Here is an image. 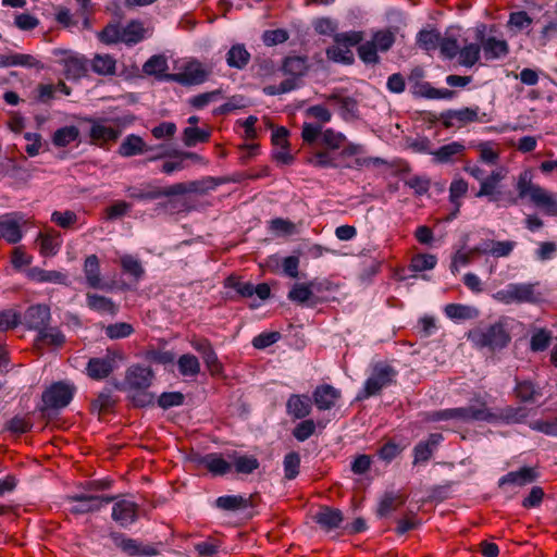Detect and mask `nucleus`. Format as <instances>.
<instances>
[{"instance_id":"nucleus-48","label":"nucleus","mask_w":557,"mask_h":557,"mask_svg":"<svg viewBox=\"0 0 557 557\" xmlns=\"http://www.w3.org/2000/svg\"><path fill=\"white\" fill-rule=\"evenodd\" d=\"M79 135L77 127L64 126L55 131L52 137V143L57 147H65L71 143L75 141Z\"/></svg>"},{"instance_id":"nucleus-62","label":"nucleus","mask_w":557,"mask_h":557,"mask_svg":"<svg viewBox=\"0 0 557 557\" xmlns=\"http://www.w3.org/2000/svg\"><path fill=\"white\" fill-rule=\"evenodd\" d=\"M134 329L129 323L119 322L106 327V334L112 339L124 338L133 333Z\"/></svg>"},{"instance_id":"nucleus-7","label":"nucleus","mask_w":557,"mask_h":557,"mask_svg":"<svg viewBox=\"0 0 557 557\" xmlns=\"http://www.w3.org/2000/svg\"><path fill=\"white\" fill-rule=\"evenodd\" d=\"M75 393V386L66 382H57L42 394L46 408L60 409L66 407Z\"/></svg>"},{"instance_id":"nucleus-31","label":"nucleus","mask_w":557,"mask_h":557,"mask_svg":"<svg viewBox=\"0 0 557 557\" xmlns=\"http://www.w3.org/2000/svg\"><path fill=\"white\" fill-rule=\"evenodd\" d=\"M64 343V334L59 329L48 327V325L37 334L35 339V346L38 349L44 345L61 347Z\"/></svg>"},{"instance_id":"nucleus-57","label":"nucleus","mask_w":557,"mask_h":557,"mask_svg":"<svg viewBox=\"0 0 557 557\" xmlns=\"http://www.w3.org/2000/svg\"><path fill=\"white\" fill-rule=\"evenodd\" d=\"M210 133L198 127H186L184 129V144L187 147H193L198 143L208 141Z\"/></svg>"},{"instance_id":"nucleus-11","label":"nucleus","mask_w":557,"mask_h":557,"mask_svg":"<svg viewBox=\"0 0 557 557\" xmlns=\"http://www.w3.org/2000/svg\"><path fill=\"white\" fill-rule=\"evenodd\" d=\"M111 517L122 528H128L138 519L139 506L128 499L114 497Z\"/></svg>"},{"instance_id":"nucleus-27","label":"nucleus","mask_w":557,"mask_h":557,"mask_svg":"<svg viewBox=\"0 0 557 557\" xmlns=\"http://www.w3.org/2000/svg\"><path fill=\"white\" fill-rule=\"evenodd\" d=\"M287 412L296 419L307 417L311 411V399L307 395H292L286 404Z\"/></svg>"},{"instance_id":"nucleus-51","label":"nucleus","mask_w":557,"mask_h":557,"mask_svg":"<svg viewBox=\"0 0 557 557\" xmlns=\"http://www.w3.org/2000/svg\"><path fill=\"white\" fill-rule=\"evenodd\" d=\"M122 28V42L137 44L144 38L145 29L139 22H131Z\"/></svg>"},{"instance_id":"nucleus-54","label":"nucleus","mask_w":557,"mask_h":557,"mask_svg":"<svg viewBox=\"0 0 557 557\" xmlns=\"http://www.w3.org/2000/svg\"><path fill=\"white\" fill-rule=\"evenodd\" d=\"M437 263L434 255L420 253L414 256L410 262V269L414 272L432 270Z\"/></svg>"},{"instance_id":"nucleus-9","label":"nucleus","mask_w":557,"mask_h":557,"mask_svg":"<svg viewBox=\"0 0 557 557\" xmlns=\"http://www.w3.org/2000/svg\"><path fill=\"white\" fill-rule=\"evenodd\" d=\"M113 499V496L73 495L67 498L70 503L69 511L74 515L98 511L102 506L112 503Z\"/></svg>"},{"instance_id":"nucleus-14","label":"nucleus","mask_w":557,"mask_h":557,"mask_svg":"<svg viewBox=\"0 0 557 557\" xmlns=\"http://www.w3.org/2000/svg\"><path fill=\"white\" fill-rule=\"evenodd\" d=\"M50 318L51 313L48 306L34 305L25 311L23 323L29 330H35L39 333L48 325Z\"/></svg>"},{"instance_id":"nucleus-30","label":"nucleus","mask_w":557,"mask_h":557,"mask_svg":"<svg viewBox=\"0 0 557 557\" xmlns=\"http://www.w3.org/2000/svg\"><path fill=\"white\" fill-rule=\"evenodd\" d=\"M89 134L95 143L104 144L110 140H115L120 132L106 122L97 121L92 123Z\"/></svg>"},{"instance_id":"nucleus-36","label":"nucleus","mask_w":557,"mask_h":557,"mask_svg":"<svg viewBox=\"0 0 557 557\" xmlns=\"http://www.w3.org/2000/svg\"><path fill=\"white\" fill-rule=\"evenodd\" d=\"M87 306L97 312L115 314L117 309L110 298L88 293L86 295Z\"/></svg>"},{"instance_id":"nucleus-33","label":"nucleus","mask_w":557,"mask_h":557,"mask_svg":"<svg viewBox=\"0 0 557 557\" xmlns=\"http://www.w3.org/2000/svg\"><path fill=\"white\" fill-rule=\"evenodd\" d=\"M113 371L111 358H92L87 364V374L95 380L107 377Z\"/></svg>"},{"instance_id":"nucleus-1","label":"nucleus","mask_w":557,"mask_h":557,"mask_svg":"<svg viewBox=\"0 0 557 557\" xmlns=\"http://www.w3.org/2000/svg\"><path fill=\"white\" fill-rule=\"evenodd\" d=\"M527 416V411L522 407H506L504 409L493 411L481 398H475L471 400L467 407L436 411L432 413L431 419L433 421L455 420L462 423L471 421H505L507 423H517L523 421Z\"/></svg>"},{"instance_id":"nucleus-50","label":"nucleus","mask_w":557,"mask_h":557,"mask_svg":"<svg viewBox=\"0 0 557 557\" xmlns=\"http://www.w3.org/2000/svg\"><path fill=\"white\" fill-rule=\"evenodd\" d=\"M283 71L297 78L306 73L307 61L301 57H288L284 61Z\"/></svg>"},{"instance_id":"nucleus-35","label":"nucleus","mask_w":557,"mask_h":557,"mask_svg":"<svg viewBox=\"0 0 557 557\" xmlns=\"http://www.w3.org/2000/svg\"><path fill=\"white\" fill-rule=\"evenodd\" d=\"M215 507L224 511H237L249 507V498L243 495H224L215 499Z\"/></svg>"},{"instance_id":"nucleus-63","label":"nucleus","mask_w":557,"mask_h":557,"mask_svg":"<svg viewBox=\"0 0 557 557\" xmlns=\"http://www.w3.org/2000/svg\"><path fill=\"white\" fill-rule=\"evenodd\" d=\"M314 430H315L314 421L311 419H308V420L301 421L300 423H298L295 426V429L293 431V435L299 442H305L314 433Z\"/></svg>"},{"instance_id":"nucleus-38","label":"nucleus","mask_w":557,"mask_h":557,"mask_svg":"<svg viewBox=\"0 0 557 557\" xmlns=\"http://www.w3.org/2000/svg\"><path fill=\"white\" fill-rule=\"evenodd\" d=\"M314 282L296 283L288 292V299L297 304H306L313 296Z\"/></svg>"},{"instance_id":"nucleus-19","label":"nucleus","mask_w":557,"mask_h":557,"mask_svg":"<svg viewBox=\"0 0 557 557\" xmlns=\"http://www.w3.org/2000/svg\"><path fill=\"white\" fill-rule=\"evenodd\" d=\"M200 463L213 475H224L232 471L227 453L225 455L219 453L207 454L201 458Z\"/></svg>"},{"instance_id":"nucleus-46","label":"nucleus","mask_w":557,"mask_h":557,"mask_svg":"<svg viewBox=\"0 0 557 557\" xmlns=\"http://www.w3.org/2000/svg\"><path fill=\"white\" fill-rule=\"evenodd\" d=\"M326 55L330 60L344 64H351L354 62V53L351 49L343 46L342 44H334L326 49Z\"/></svg>"},{"instance_id":"nucleus-37","label":"nucleus","mask_w":557,"mask_h":557,"mask_svg":"<svg viewBox=\"0 0 557 557\" xmlns=\"http://www.w3.org/2000/svg\"><path fill=\"white\" fill-rule=\"evenodd\" d=\"M469 188L468 182L463 178H455L449 186V200L455 207L453 218H455L461 206V198L467 194Z\"/></svg>"},{"instance_id":"nucleus-18","label":"nucleus","mask_w":557,"mask_h":557,"mask_svg":"<svg viewBox=\"0 0 557 557\" xmlns=\"http://www.w3.org/2000/svg\"><path fill=\"white\" fill-rule=\"evenodd\" d=\"M62 54L63 57L60 62L63 65L64 75L66 78L77 79L85 75L87 71V64L83 57L72 52H64Z\"/></svg>"},{"instance_id":"nucleus-32","label":"nucleus","mask_w":557,"mask_h":557,"mask_svg":"<svg viewBox=\"0 0 557 557\" xmlns=\"http://www.w3.org/2000/svg\"><path fill=\"white\" fill-rule=\"evenodd\" d=\"M536 476H537V474L533 468L524 467L518 471H511V472L507 473L506 475H504L499 480V485L502 486L505 484H512V485L522 486V485L533 482L536 479Z\"/></svg>"},{"instance_id":"nucleus-5","label":"nucleus","mask_w":557,"mask_h":557,"mask_svg":"<svg viewBox=\"0 0 557 557\" xmlns=\"http://www.w3.org/2000/svg\"><path fill=\"white\" fill-rule=\"evenodd\" d=\"M395 42V33L391 28L380 29L373 33L372 39L358 47L359 58L366 64L380 62L377 52L388 51Z\"/></svg>"},{"instance_id":"nucleus-41","label":"nucleus","mask_w":557,"mask_h":557,"mask_svg":"<svg viewBox=\"0 0 557 557\" xmlns=\"http://www.w3.org/2000/svg\"><path fill=\"white\" fill-rule=\"evenodd\" d=\"M116 61L109 54H96L91 61V69L99 75L115 73Z\"/></svg>"},{"instance_id":"nucleus-61","label":"nucleus","mask_w":557,"mask_h":557,"mask_svg":"<svg viewBox=\"0 0 557 557\" xmlns=\"http://www.w3.org/2000/svg\"><path fill=\"white\" fill-rule=\"evenodd\" d=\"M221 98L222 92L221 90L216 89L193 97L190 99V104L196 109H202L212 102L219 101Z\"/></svg>"},{"instance_id":"nucleus-45","label":"nucleus","mask_w":557,"mask_h":557,"mask_svg":"<svg viewBox=\"0 0 557 557\" xmlns=\"http://www.w3.org/2000/svg\"><path fill=\"white\" fill-rule=\"evenodd\" d=\"M112 540L116 547H119L129 556H138L146 554L144 549H141L140 545L136 540L126 537L123 534H113Z\"/></svg>"},{"instance_id":"nucleus-13","label":"nucleus","mask_w":557,"mask_h":557,"mask_svg":"<svg viewBox=\"0 0 557 557\" xmlns=\"http://www.w3.org/2000/svg\"><path fill=\"white\" fill-rule=\"evenodd\" d=\"M23 216L18 213H7L0 216V238L9 244H16L23 238Z\"/></svg>"},{"instance_id":"nucleus-25","label":"nucleus","mask_w":557,"mask_h":557,"mask_svg":"<svg viewBox=\"0 0 557 557\" xmlns=\"http://www.w3.org/2000/svg\"><path fill=\"white\" fill-rule=\"evenodd\" d=\"M37 242L40 246V253L45 257H52L58 253L62 245V239L59 233L49 231L46 233H39Z\"/></svg>"},{"instance_id":"nucleus-3","label":"nucleus","mask_w":557,"mask_h":557,"mask_svg":"<svg viewBox=\"0 0 557 557\" xmlns=\"http://www.w3.org/2000/svg\"><path fill=\"white\" fill-rule=\"evenodd\" d=\"M468 339L476 347H487L491 350L502 349L507 346L510 335L503 322L490 325H478L470 330Z\"/></svg>"},{"instance_id":"nucleus-39","label":"nucleus","mask_w":557,"mask_h":557,"mask_svg":"<svg viewBox=\"0 0 557 557\" xmlns=\"http://www.w3.org/2000/svg\"><path fill=\"white\" fill-rule=\"evenodd\" d=\"M479 151V159L482 163L487 165H495L499 160V149L493 141H482L476 146Z\"/></svg>"},{"instance_id":"nucleus-21","label":"nucleus","mask_w":557,"mask_h":557,"mask_svg":"<svg viewBox=\"0 0 557 557\" xmlns=\"http://www.w3.org/2000/svg\"><path fill=\"white\" fill-rule=\"evenodd\" d=\"M27 275L32 281L37 283L69 285V275L62 271L44 270L41 268L34 267L28 270Z\"/></svg>"},{"instance_id":"nucleus-8","label":"nucleus","mask_w":557,"mask_h":557,"mask_svg":"<svg viewBox=\"0 0 557 557\" xmlns=\"http://www.w3.org/2000/svg\"><path fill=\"white\" fill-rule=\"evenodd\" d=\"M479 122L485 123L488 122V117L486 113H481L478 107L474 108H462L459 110H450L447 111L443 115V124L446 127H463L469 123Z\"/></svg>"},{"instance_id":"nucleus-53","label":"nucleus","mask_w":557,"mask_h":557,"mask_svg":"<svg viewBox=\"0 0 557 557\" xmlns=\"http://www.w3.org/2000/svg\"><path fill=\"white\" fill-rule=\"evenodd\" d=\"M148 75L162 76L168 70V61L163 55H152L143 66Z\"/></svg>"},{"instance_id":"nucleus-29","label":"nucleus","mask_w":557,"mask_h":557,"mask_svg":"<svg viewBox=\"0 0 557 557\" xmlns=\"http://www.w3.org/2000/svg\"><path fill=\"white\" fill-rule=\"evenodd\" d=\"M149 150H151V148L147 147L143 138L134 134L126 136L119 147V153L125 158L137 156Z\"/></svg>"},{"instance_id":"nucleus-34","label":"nucleus","mask_w":557,"mask_h":557,"mask_svg":"<svg viewBox=\"0 0 557 557\" xmlns=\"http://www.w3.org/2000/svg\"><path fill=\"white\" fill-rule=\"evenodd\" d=\"M250 61V53L244 45L236 44L226 53V63L230 67L243 70Z\"/></svg>"},{"instance_id":"nucleus-22","label":"nucleus","mask_w":557,"mask_h":557,"mask_svg":"<svg viewBox=\"0 0 557 557\" xmlns=\"http://www.w3.org/2000/svg\"><path fill=\"white\" fill-rule=\"evenodd\" d=\"M227 457L231 459L232 470L234 469L237 473L250 474L259 468L258 459L251 455L230 451Z\"/></svg>"},{"instance_id":"nucleus-4","label":"nucleus","mask_w":557,"mask_h":557,"mask_svg":"<svg viewBox=\"0 0 557 557\" xmlns=\"http://www.w3.org/2000/svg\"><path fill=\"white\" fill-rule=\"evenodd\" d=\"M507 169L498 168L493 170L481 183L475 197L487 198L488 201L495 202L497 207L507 208L517 205V198L511 191L503 193L499 188V184L507 176Z\"/></svg>"},{"instance_id":"nucleus-59","label":"nucleus","mask_w":557,"mask_h":557,"mask_svg":"<svg viewBox=\"0 0 557 557\" xmlns=\"http://www.w3.org/2000/svg\"><path fill=\"white\" fill-rule=\"evenodd\" d=\"M552 339L550 332L540 329L535 331L531 337L530 346L533 351H543L545 350Z\"/></svg>"},{"instance_id":"nucleus-52","label":"nucleus","mask_w":557,"mask_h":557,"mask_svg":"<svg viewBox=\"0 0 557 557\" xmlns=\"http://www.w3.org/2000/svg\"><path fill=\"white\" fill-rule=\"evenodd\" d=\"M346 141V137L344 134L339 132H335L332 128H326L322 133L321 144L327 150H337L341 149Z\"/></svg>"},{"instance_id":"nucleus-15","label":"nucleus","mask_w":557,"mask_h":557,"mask_svg":"<svg viewBox=\"0 0 557 557\" xmlns=\"http://www.w3.org/2000/svg\"><path fill=\"white\" fill-rule=\"evenodd\" d=\"M84 275L86 284L96 289H109L110 285L103 281L100 273V263L96 255H90L84 262Z\"/></svg>"},{"instance_id":"nucleus-60","label":"nucleus","mask_w":557,"mask_h":557,"mask_svg":"<svg viewBox=\"0 0 557 557\" xmlns=\"http://www.w3.org/2000/svg\"><path fill=\"white\" fill-rule=\"evenodd\" d=\"M363 39V33L358 30H350L346 33H339L335 34L334 36V42L342 44L345 47H348V49H351L352 47L360 44Z\"/></svg>"},{"instance_id":"nucleus-20","label":"nucleus","mask_w":557,"mask_h":557,"mask_svg":"<svg viewBox=\"0 0 557 557\" xmlns=\"http://www.w3.org/2000/svg\"><path fill=\"white\" fill-rule=\"evenodd\" d=\"M339 398L341 392L329 384L320 385L313 392L314 404L320 410L333 408Z\"/></svg>"},{"instance_id":"nucleus-58","label":"nucleus","mask_w":557,"mask_h":557,"mask_svg":"<svg viewBox=\"0 0 557 557\" xmlns=\"http://www.w3.org/2000/svg\"><path fill=\"white\" fill-rule=\"evenodd\" d=\"M121 267L124 272L131 274L137 280L144 274V269L139 260L131 255H124L121 257Z\"/></svg>"},{"instance_id":"nucleus-40","label":"nucleus","mask_w":557,"mask_h":557,"mask_svg":"<svg viewBox=\"0 0 557 557\" xmlns=\"http://www.w3.org/2000/svg\"><path fill=\"white\" fill-rule=\"evenodd\" d=\"M127 195L138 200H153L162 197L161 189L151 184L128 187Z\"/></svg>"},{"instance_id":"nucleus-42","label":"nucleus","mask_w":557,"mask_h":557,"mask_svg":"<svg viewBox=\"0 0 557 557\" xmlns=\"http://www.w3.org/2000/svg\"><path fill=\"white\" fill-rule=\"evenodd\" d=\"M481 45L471 42L465 45L458 53V62L466 67L473 66L480 59Z\"/></svg>"},{"instance_id":"nucleus-2","label":"nucleus","mask_w":557,"mask_h":557,"mask_svg":"<svg viewBox=\"0 0 557 557\" xmlns=\"http://www.w3.org/2000/svg\"><path fill=\"white\" fill-rule=\"evenodd\" d=\"M517 199L529 198L537 207L544 208L548 213L557 212V195L554 196L543 187L533 183L531 169L523 170L517 177Z\"/></svg>"},{"instance_id":"nucleus-28","label":"nucleus","mask_w":557,"mask_h":557,"mask_svg":"<svg viewBox=\"0 0 557 557\" xmlns=\"http://www.w3.org/2000/svg\"><path fill=\"white\" fill-rule=\"evenodd\" d=\"M444 312L453 321L472 320L480 313L475 307L462 304H449L445 306Z\"/></svg>"},{"instance_id":"nucleus-56","label":"nucleus","mask_w":557,"mask_h":557,"mask_svg":"<svg viewBox=\"0 0 557 557\" xmlns=\"http://www.w3.org/2000/svg\"><path fill=\"white\" fill-rule=\"evenodd\" d=\"M300 466V456L296 451L288 453L284 457L283 467H284V476L287 480L295 479L299 473Z\"/></svg>"},{"instance_id":"nucleus-17","label":"nucleus","mask_w":557,"mask_h":557,"mask_svg":"<svg viewBox=\"0 0 557 557\" xmlns=\"http://www.w3.org/2000/svg\"><path fill=\"white\" fill-rule=\"evenodd\" d=\"M342 151L338 153V157L342 159H347L350 157H355V164L357 166H369L383 164L384 161L381 158H364L362 157L366 152V149L360 144L347 143L345 141L344 146L341 148Z\"/></svg>"},{"instance_id":"nucleus-16","label":"nucleus","mask_w":557,"mask_h":557,"mask_svg":"<svg viewBox=\"0 0 557 557\" xmlns=\"http://www.w3.org/2000/svg\"><path fill=\"white\" fill-rule=\"evenodd\" d=\"M481 49L486 61L504 59L509 52L507 41L494 36L482 37Z\"/></svg>"},{"instance_id":"nucleus-55","label":"nucleus","mask_w":557,"mask_h":557,"mask_svg":"<svg viewBox=\"0 0 557 557\" xmlns=\"http://www.w3.org/2000/svg\"><path fill=\"white\" fill-rule=\"evenodd\" d=\"M441 37L440 33L435 30H421L418 34L417 42L426 51L435 50L440 46Z\"/></svg>"},{"instance_id":"nucleus-44","label":"nucleus","mask_w":557,"mask_h":557,"mask_svg":"<svg viewBox=\"0 0 557 557\" xmlns=\"http://www.w3.org/2000/svg\"><path fill=\"white\" fill-rule=\"evenodd\" d=\"M465 146L461 143L453 141L435 150L432 154L438 162L445 163L453 160L455 156L462 153Z\"/></svg>"},{"instance_id":"nucleus-12","label":"nucleus","mask_w":557,"mask_h":557,"mask_svg":"<svg viewBox=\"0 0 557 557\" xmlns=\"http://www.w3.org/2000/svg\"><path fill=\"white\" fill-rule=\"evenodd\" d=\"M395 371L389 366H376L364 383L363 395L361 397L367 398L377 394L393 381Z\"/></svg>"},{"instance_id":"nucleus-10","label":"nucleus","mask_w":557,"mask_h":557,"mask_svg":"<svg viewBox=\"0 0 557 557\" xmlns=\"http://www.w3.org/2000/svg\"><path fill=\"white\" fill-rule=\"evenodd\" d=\"M210 74L198 61H189L185 64L181 72L168 74L164 76L166 81H173L182 85H198L203 83Z\"/></svg>"},{"instance_id":"nucleus-49","label":"nucleus","mask_w":557,"mask_h":557,"mask_svg":"<svg viewBox=\"0 0 557 557\" xmlns=\"http://www.w3.org/2000/svg\"><path fill=\"white\" fill-rule=\"evenodd\" d=\"M441 54L446 59H453L458 55L460 47L458 39L454 34L446 33L440 40Z\"/></svg>"},{"instance_id":"nucleus-6","label":"nucleus","mask_w":557,"mask_h":557,"mask_svg":"<svg viewBox=\"0 0 557 557\" xmlns=\"http://www.w3.org/2000/svg\"><path fill=\"white\" fill-rule=\"evenodd\" d=\"M494 297L504 304L533 302L537 300L535 285L530 283L508 284L504 289L498 290Z\"/></svg>"},{"instance_id":"nucleus-26","label":"nucleus","mask_w":557,"mask_h":557,"mask_svg":"<svg viewBox=\"0 0 557 557\" xmlns=\"http://www.w3.org/2000/svg\"><path fill=\"white\" fill-rule=\"evenodd\" d=\"M126 381L134 388H147L152 381V371L147 367H132L127 371Z\"/></svg>"},{"instance_id":"nucleus-24","label":"nucleus","mask_w":557,"mask_h":557,"mask_svg":"<svg viewBox=\"0 0 557 557\" xmlns=\"http://www.w3.org/2000/svg\"><path fill=\"white\" fill-rule=\"evenodd\" d=\"M443 436L438 433L431 434L425 442H420L413 449V463L428 461L437 445L442 442Z\"/></svg>"},{"instance_id":"nucleus-23","label":"nucleus","mask_w":557,"mask_h":557,"mask_svg":"<svg viewBox=\"0 0 557 557\" xmlns=\"http://www.w3.org/2000/svg\"><path fill=\"white\" fill-rule=\"evenodd\" d=\"M315 522L325 531H332L343 522L342 511L338 509L322 507L314 516Z\"/></svg>"},{"instance_id":"nucleus-47","label":"nucleus","mask_w":557,"mask_h":557,"mask_svg":"<svg viewBox=\"0 0 557 557\" xmlns=\"http://www.w3.org/2000/svg\"><path fill=\"white\" fill-rule=\"evenodd\" d=\"M309 163L315 168H337L341 165L338 157L330 150L317 151L309 159Z\"/></svg>"},{"instance_id":"nucleus-64","label":"nucleus","mask_w":557,"mask_h":557,"mask_svg":"<svg viewBox=\"0 0 557 557\" xmlns=\"http://www.w3.org/2000/svg\"><path fill=\"white\" fill-rule=\"evenodd\" d=\"M12 57H13V59L11 60V64L13 66H22V67H27V69H32V67L41 69L42 67L40 61L37 60V58L32 54L12 52Z\"/></svg>"},{"instance_id":"nucleus-43","label":"nucleus","mask_w":557,"mask_h":557,"mask_svg":"<svg viewBox=\"0 0 557 557\" xmlns=\"http://www.w3.org/2000/svg\"><path fill=\"white\" fill-rule=\"evenodd\" d=\"M178 371L183 376H196L200 372V363L196 356L185 354L177 360Z\"/></svg>"}]
</instances>
